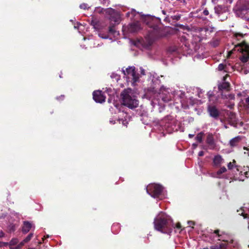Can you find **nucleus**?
Instances as JSON below:
<instances>
[{"mask_svg":"<svg viewBox=\"0 0 249 249\" xmlns=\"http://www.w3.org/2000/svg\"><path fill=\"white\" fill-rule=\"evenodd\" d=\"M235 162V160H233L232 162H229L228 164V167L229 169H231L232 168L233 166L235 165V164H234Z\"/></svg>","mask_w":249,"mask_h":249,"instance_id":"obj_35","label":"nucleus"},{"mask_svg":"<svg viewBox=\"0 0 249 249\" xmlns=\"http://www.w3.org/2000/svg\"><path fill=\"white\" fill-rule=\"evenodd\" d=\"M249 167H246V169H244V172H243L244 174L246 176V177L247 178V175H248V171H247V170L249 169H248Z\"/></svg>","mask_w":249,"mask_h":249,"instance_id":"obj_39","label":"nucleus"},{"mask_svg":"<svg viewBox=\"0 0 249 249\" xmlns=\"http://www.w3.org/2000/svg\"><path fill=\"white\" fill-rule=\"evenodd\" d=\"M33 227V225L31 223L28 221L24 222L23 225L22 227L23 232L26 233H27Z\"/></svg>","mask_w":249,"mask_h":249,"instance_id":"obj_18","label":"nucleus"},{"mask_svg":"<svg viewBox=\"0 0 249 249\" xmlns=\"http://www.w3.org/2000/svg\"><path fill=\"white\" fill-rule=\"evenodd\" d=\"M87 4L86 3H82L80 5V8L81 9H86L87 8Z\"/></svg>","mask_w":249,"mask_h":249,"instance_id":"obj_37","label":"nucleus"},{"mask_svg":"<svg viewBox=\"0 0 249 249\" xmlns=\"http://www.w3.org/2000/svg\"><path fill=\"white\" fill-rule=\"evenodd\" d=\"M151 105L154 107L156 105L161 106V103H160L157 100H154L151 101Z\"/></svg>","mask_w":249,"mask_h":249,"instance_id":"obj_32","label":"nucleus"},{"mask_svg":"<svg viewBox=\"0 0 249 249\" xmlns=\"http://www.w3.org/2000/svg\"><path fill=\"white\" fill-rule=\"evenodd\" d=\"M119 121L120 122V123H122L124 126H127L128 124V122L126 120H123V119H119Z\"/></svg>","mask_w":249,"mask_h":249,"instance_id":"obj_36","label":"nucleus"},{"mask_svg":"<svg viewBox=\"0 0 249 249\" xmlns=\"http://www.w3.org/2000/svg\"><path fill=\"white\" fill-rule=\"evenodd\" d=\"M240 12L242 18L249 21V2L247 3L241 8Z\"/></svg>","mask_w":249,"mask_h":249,"instance_id":"obj_13","label":"nucleus"},{"mask_svg":"<svg viewBox=\"0 0 249 249\" xmlns=\"http://www.w3.org/2000/svg\"><path fill=\"white\" fill-rule=\"evenodd\" d=\"M122 72L126 78L129 80L131 79L132 84L135 85V83L139 81V77L138 74L135 71V68L133 66L129 67L125 70L122 69Z\"/></svg>","mask_w":249,"mask_h":249,"instance_id":"obj_9","label":"nucleus"},{"mask_svg":"<svg viewBox=\"0 0 249 249\" xmlns=\"http://www.w3.org/2000/svg\"><path fill=\"white\" fill-rule=\"evenodd\" d=\"M245 102H246V104L247 105V106L248 107H249V97H247L246 99H245Z\"/></svg>","mask_w":249,"mask_h":249,"instance_id":"obj_45","label":"nucleus"},{"mask_svg":"<svg viewBox=\"0 0 249 249\" xmlns=\"http://www.w3.org/2000/svg\"><path fill=\"white\" fill-rule=\"evenodd\" d=\"M8 245V243L0 242V247H3V246H6Z\"/></svg>","mask_w":249,"mask_h":249,"instance_id":"obj_38","label":"nucleus"},{"mask_svg":"<svg viewBox=\"0 0 249 249\" xmlns=\"http://www.w3.org/2000/svg\"><path fill=\"white\" fill-rule=\"evenodd\" d=\"M83 27V26L82 25V24H81V23H79V22H77L76 24L74 25V28L75 29H79V30H82V27Z\"/></svg>","mask_w":249,"mask_h":249,"instance_id":"obj_34","label":"nucleus"},{"mask_svg":"<svg viewBox=\"0 0 249 249\" xmlns=\"http://www.w3.org/2000/svg\"><path fill=\"white\" fill-rule=\"evenodd\" d=\"M156 28H157V26H155V27H154V29H155Z\"/></svg>","mask_w":249,"mask_h":249,"instance_id":"obj_63","label":"nucleus"},{"mask_svg":"<svg viewBox=\"0 0 249 249\" xmlns=\"http://www.w3.org/2000/svg\"><path fill=\"white\" fill-rule=\"evenodd\" d=\"M214 11L216 14L220 15L226 11V7L222 5H218L214 7Z\"/></svg>","mask_w":249,"mask_h":249,"instance_id":"obj_21","label":"nucleus"},{"mask_svg":"<svg viewBox=\"0 0 249 249\" xmlns=\"http://www.w3.org/2000/svg\"><path fill=\"white\" fill-rule=\"evenodd\" d=\"M154 229L161 233L169 234L174 227L171 217L163 212H160L154 220Z\"/></svg>","mask_w":249,"mask_h":249,"instance_id":"obj_1","label":"nucleus"},{"mask_svg":"<svg viewBox=\"0 0 249 249\" xmlns=\"http://www.w3.org/2000/svg\"><path fill=\"white\" fill-rule=\"evenodd\" d=\"M222 160L221 156L217 155L214 157L213 159V163L215 165L220 164Z\"/></svg>","mask_w":249,"mask_h":249,"instance_id":"obj_25","label":"nucleus"},{"mask_svg":"<svg viewBox=\"0 0 249 249\" xmlns=\"http://www.w3.org/2000/svg\"><path fill=\"white\" fill-rule=\"evenodd\" d=\"M183 45H184L183 44H182V46H183ZM176 47L177 48H178L177 47ZM181 47H182V46H181ZM180 48L182 49V48Z\"/></svg>","mask_w":249,"mask_h":249,"instance_id":"obj_62","label":"nucleus"},{"mask_svg":"<svg viewBox=\"0 0 249 249\" xmlns=\"http://www.w3.org/2000/svg\"><path fill=\"white\" fill-rule=\"evenodd\" d=\"M245 35V34L244 35L239 33H234L232 36L233 40L241 41V42L235 44L234 48L228 52L229 56L235 51L241 53L242 56L241 57V60L243 62H249V46L242 40Z\"/></svg>","mask_w":249,"mask_h":249,"instance_id":"obj_3","label":"nucleus"},{"mask_svg":"<svg viewBox=\"0 0 249 249\" xmlns=\"http://www.w3.org/2000/svg\"><path fill=\"white\" fill-rule=\"evenodd\" d=\"M204 155V152L202 151H200L198 153V156L200 157L203 156Z\"/></svg>","mask_w":249,"mask_h":249,"instance_id":"obj_47","label":"nucleus"},{"mask_svg":"<svg viewBox=\"0 0 249 249\" xmlns=\"http://www.w3.org/2000/svg\"><path fill=\"white\" fill-rule=\"evenodd\" d=\"M142 29L140 22L137 21L131 23L128 25L127 30L130 33H136Z\"/></svg>","mask_w":249,"mask_h":249,"instance_id":"obj_14","label":"nucleus"},{"mask_svg":"<svg viewBox=\"0 0 249 249\" xmlns=\"http://www.w3.org/2000/svg\"><path fill=\"white\" fill-rule=\"evenodd\" d=\"M241 139H242V137H241V136H237V137H236L232 139L230 142V145L232 147L235 146L237 145V144H238L239 142L241 140Z\"/></svg>","mask_w":249,"mask_h":249,"instance_id":"obj_22","label":"nucleus"},{"mask_svg":"<svg viewBox=\"0 0 249 249\" xmlns=\"http://www.w3.org/2000/svg\"><path fill=\"white\" fill-rule=\"evenodd\" d=\"M4 235V233L2 231H0V237H3Z\"/></svg>","mask_w":249,"mask_h":249,"instance_id":"obj_49","label":"nucleus"},{"mask_svg":"<svg viewBox=\"0 0 249 249\" xmlns=\"http://www.w3.org/2000/svg\"><path fill=\"white\" fill-rule=\"evenodd\" d=\"M110 77L116 81H118L120 79V75L114 72L111 73Z\"/></svg>","mask_w":249,"mask_h":249,"instance_id":"obj_30","label":"nucleus"},{"mask_svg":"<svg viewBox=\"0 0 249 249\" xmlns=\"http://www.w3.org/2000/svg\"><path fill=\"white\" fill-rule=\"evenodd\" d=\"M179 128V123L171 116H167L160 122L155 123L154 129L165 135L164 131L171 133Z\"/></svg>","mask_w":249,"mask_h":249,"instance_id":"obj_2","label":"nucleus"},{"mask_svg":"<svg viewBox=\"0 0 249 249\" xmlns=\"http://www.w3.org/2000/svg\"><path fill=\"white\" fill-rule=\"evenodd\" d=\"M206 142L209 145V146L210 149H213L214 148L215 146V143L213 137V135L211 134H209L206 139Z\"/></svg>","mask_w":249,"mask_h":249,"instance_id":"obj_16","label":"nucleus"},{"mask_svg":"<svg viewBox=\"0 0 249 249\" xmlns=\"http://www.w3.org/2000/svg\"><path fill=\"white\" fill-rule=\"evenodd\" d=\"M138 14H139L138 12H136L135 10L132 9L131 11L126 13V16L132 19L137 15ZM140 15L142 18V19L145 22L146 24L148 25L149 26H152V21L154 19L153 17L150 15L144 16L142 15L141 13L140 14Z\"/></svg>","mask_w":249,"mask_h":249,"instance_id":"obj_10","label":"nucleus"},{"mask_svg":"<svg viewBox=\"0 0 249 249\" xmlns=\"http://www.w3.org/2000/svg\"><path fill=\"white\" fill-rule=\"evenodd\" d=\"M175 92V90L162 86L160 88L159 95L161 100L166 103L172 100Z\"/></svg>","mask_w":249,"mask_h":249,"instance_id":"obj_8","label":"nucleus"},{"mask_svg":"<svg viewBox=\"0 0 249 249\" xmlns=\"http://www.w3.org/2000/svg\"><path fill=\"white\" fill-rule=\"evenodd\" d=\"M180 40L182 42V44H184V48H182V49L181 48H177L176 47H174V48L172 50V51L177 52L178 53H182L185 51H187L189 48V42L185 36H182L181 37Z\"/></svg>","mask_w":249,"mask_h":249,"instance_id":"obj_12","label":"nucleus"},{"mask_svg":"<svg viewBox=\"0 0 249 249\" xmlns=\"http://www.w3.org/2000/svg\"><path fill=\"white\" fill-rule=\"evenodd\" d=\"M181 227V225L180 224V223H178L176 224V228H178V229H180Z\"/></svg>","mask_w":249,"mask_h":249,"instance_id":"obj_51","label":"nucleus"},{"mask_svg":"<svg viewBox=\"0 0 249 249\" xmlns=\"http://www.w3.org/2000/svg\"><path fill=\"white\" fill-rule=\"evenodd\" d=\"M151 80H152V81L153 84H154L155 85V86L154 87V88H156V85L157 84L160 85V81L159 79V77H157V74L153 75V78L151 79Z\"/></svg>","mask_w":249,"mask_h":249,"instance_id":"obj_24","label":"nucleus"},{"mask_svg":"<svg viewBox=\"0 0 249 249\" xmlns=\"http://www.w3.org/2000/svg\"><path fill=\"white\" fill-rule=\"evenodd\" d=\"M109 122H110V123H111V124H115V121H113V120H110L109 121Z\"/></svg>","mask_w":249,"mask_h":249,"instance_id":"obj_52","label":"nucleus"},{"mask_svg":"<svg viewBox=\"0 0 249 249\" xmlns=\"http://www.w3.org/2000/svg\"><path fill=\"white\" fill-rule=\"evenodd\" d=\"M226 243H222L219 245H215L211 247V249H226Z\"/></svg>","mask_w":249,"mask_h":249,"instance_id":"obj_26","label":"nucleus"},{"mask_svg":"<svg viewBox=\"0 0 249 249\" xmlns=\"http://www.w3.org/2000/svg\"><path fill=\"white\" fill-rule=\"evenodd\" d=\"M213 45L214 46V47H216L218 45V41H214L213 42Z\"/></svg>","mask_w":249,"mask_h":249,"instance_id":"obj_44","label":"nucleus"},{"mask_svg":"<svg viewBox=\"0 0 249 249\" xmlns=\"http://www.w3.org/2000/svg\"><path fill=\"white\" fill-rule=\"evenodd\" d=\"M193 145H194V146H195V147L197 146V144H194Z\"/></svg>","mask_w":249,"mask_h":249,"instance_id":"obj_60","label":"nucleus"},{"mask_svg":"<svg viewBox=\"0 0 249 249\" xmlns=\"http://www.w3.org/2000/svg\"><path fill=\"white\" fill-rule=\"evenodd\" d=\"M202 30V28H200L199 31H201Z\"/></svg>","mask_w":249,"mask_h":249,"instance_id":"obj_64","label":"nucleus"},{"mask_svg":"<svg viewBox=\"0 0 249 249\" xmlns=\"http://www.w3.org/2000/svg\"><path fill=\"white\" fill-rule=\"evenodd\" d=\"M18 242V239L17 238H14L12 239L9 243H8V245L9 246V247L10 249H15V248H17L18 247V245L16 246H15L16 245H17Z\"/></svg>","mask_w":249,"mask_h":249,"instance_id":"obj_23","label":"nucleus"},{"mask_svg":"<svg viewBox=\"0 0 249 249\" xmlns=\"http://www.w3.org/2000/svg\"><path fill=\"white\" fill-rule=\"evenodd\" d=\"M188 223H189V224H190V225H194V222H193V221H189Z\"/></svg>","mask_w":249,"mask_h":249,"instance_id":"obj_54","label":"nucleus"},{"mask_svg":"<svg viewBox=\"0 0 249 249\" xmlns=\"http://www.w3.org/2000/svg\"><path fill=\"white\" fill-rule=\"evenodd\" d=\"M64 95H61L60 97H56V99L57 100H59V99L60 98L61 99L63 100L64 99Z\"/></svg>","mask_w":249,"mask_h":249,"instance_id":"obj_50","label":"nucleus"},{"mask_svg":"<svg viewBox=\"0 0 249 249\" xmlns=\"http://www.w3.org/2000/svg\"><path fill=\"white\" fill-rule=\"evenodd\" d=\"M244 149L245 150H247V152H246V151H245V152H244V153H245V154H247V155H248V156H249V149L246 148V147H244Z\"/></svg>","mask_w":249,"mask_h":249,"instance_id":"obj_43","label":"nucleus"},{"mask_svg":"<svg viewBox=\"0 0 249 249\" xmlns=\"http://www.w3.org/2000/svg\"><path fill=\"white\" fill-rule=\"evenodd\" d=\"M202 93V91H201V90H200V91L198 92V96H199V97H200V93Z\"/></svg>","mask_w":249,"mask_h":249,"instance_id":"obj_57","label":"nucleus"},{"mask_svg":"<svg viewBox=\"0 0 249 249\" xmlns=\"http://www.w3.org/2000/svg\"><path fill=\"white\" fill-rule=\"evenodd\" d=\"M227 171L225 167H222L216 172V177H220V175Z\"/></svg>","mask_w":249,"mask_h":249,"instance_id":"obj_27","label":"nucleus"},{"mask_svg":"<svg viewBox=\"0 0 249 249\" xmlns=\"http://www.w3.org/2000/svg\"><path fill=\"white\" fill-rule=\"evenodd\" d=\"M147 193L152 197L162 199L164 197L163 187L160 184L152 183L146 187Z\"/></svg>","mask_w":249,"mask_h":249,"instance_id":"obj_6","label":"nucleus"},{"mask_svg":"<svg viewBox=\"0 0 249 249\" xmlns=\"http://www.w3.org/2000/svg\"><path fill=\"white\" fill-rule=\"evenodd\" d=\"M214 232L215 234H217L218 236L220 238L219 239V240H223V241H225V242H228V240H225V239L223 238L221 234H218V232H219V231L218 230H215Z\"/></svg>","mask_w":249,"mask_h":249,"instance_id":"obj_33","label":"nucleus"},{"mask_svg":"<svg viewBox=\"0 0 249 249\" xmlns=\"http://www.w3.org/2000/svg\"><path fill=\"white\" fill-rule=\"evenodd\" d=\"M226 76L223 77V82L218 85V89L220 90L225 89L229 90V88L230 87L229 83L226 82Z\"/></svg>","mask_w":249,"mask_h":249,"instance_id":"obj_17","label":"nucleus"},{"mask_svg":"<svg viewBox=\"0 0 249 249\" xmlns=\"http://www.w3.org/2000/svg\"><path fill=\"white\" fill-rule=\"evenodd\" d=\"M33 233H30L25 239H24L22 242H21L20 243H19L18 245V247L17 248H15V249H20L25 243L28 242L29 241L31 238L33 237Z\"/></svg>","mask_w":249,"mask_h":249,"instance_id":"obj_19","label":"nucleus"},{"mask_svg":"<svg viewBox=\"0 0 249 249\" xmlns=\"http://www.w3.org/2000/svg\"><path fill=\"white\" fill-rule=\"evenodd\" d=\"M207 96L209 98V103L208 105V111L210 115L214 118H217L219 115V112L216 107L213 104L217 102V98L214 95L213 91H209L207 93Z\"/></svg>","mask_w":249,"mask_h":249,"instance_id":"obj_7","label":"nucleus"},{"mask_svg":"<svg viewBox=\"0 0 249 249\" xmlns=\"http://www.w3.org/2000/svg\"><path fill=\"white\" fill-rule=\"evenodd\" d=\"M228 120L231 125H234L236 121L235 114L232 112H230L228 114Z\"/></svg>","mask_w":249,"mask_h":249,"instance_id":"obj_20","label":"nucleus"},{"mask_svg":"<svg viewBox=\"0 0 249 249\" xmlns=\"http://www.w3.org/2000/svg\"><path fill=\"white\" fill-rule=\"evenodd\" d=\"M99 45V44L96 45V43H93V46L94 47H97Z\"/></svg>","mask_w":249,"mask_h":249,"instance_id":"obj_55","label":"nucleus"},{"mask_svg":"<svg viewBox=\"0 0 249 249\" xmlns=\"http://www.w3.org/2000/svg\"><path fill=\"white\" fill-rule=\"evenodd\" d=\"M203 13L205 16H207L209 15V11L207 9L204 10Z\"/></svg>","mask_w":249,"mask_h":249,"instance_id":"obj_41","label":"nucleus"},{"mask_svg":"<svg viewBox=\"0 0 249 249\" xmlns=\"http://www.w3.org/2000/svg\"><path fill=\"white\" fill-rule=\"evenodd\" d=\"M90 24L95 30L98 31L102 29L106 26V25L101 22L95 20H92Z\"/></svg>","mask_w":249,"mask_h":249,"instance_id":"obj_15","label":"nucleus"},{"mask_svg":"<svg viewBox=\"0 0 249 249\" xmlns=\"http://www.w3.org/2000/svg\"><path fill=\"white\" fill-rule=\"evenodd\" d=\"M218 69L219 71L224 70L225 71H227L228 70L227 66L223 64H220L218 66Z\"/></svg>","mask_w":249,"mask_h":249,"instance_id":"obj_28","label":"nucleus"},{"mask_svg":"<svg viewBox=\"0 0 249 249\" xmlns=\"http://www.w3.org/2000/svg\"><path fill=\"white\" fill-rule=\"evenodd\" d=\"M106 13L109 16V20L111 22L108 28V31L107 34L99 33L98 36L100 37L103 39H111L110 36H115L117 33L114 27L116 24H118L120 23V15L118 12L111 8L106 9Z\"/></svg>","mask_w":249,"mask_h":249,"instance_id":"obj_4","label":"nucleus"},{"mask_svg":"<svg viewBox=\"0 0 249 249\" xmlns=\"http://www.w3.org/2000/svg\"><path fill=\"white\" fill-rule=\"evenodd\" d=\"M239 174H241V175H243V172L242 171H240Z\"/></svg>","mask_w":249,"mask_h":249,"instance_id":"obj_59","label":"nucleus"},{"mask_svg":"<svg viewBox=\"0 0 249 249\" xmlns=\"http://www.w3.org/2000/svg\"><path fill=\"white\" fill-rule=\"evenodd\" d=\"M194 135L193 134H189V138H193V137H194Z\"/></svg>","mask_w":249,"mask_h":249,"instance_id":"obj_53","label":"nucleus"},{"mask_svg":"<svg viewBox=\"0 0 249 249\" xmlns=\"http://www.w3.org/2000/svg\"><path fill=\"white\" fill-rule=\"evenodd\" d=\"M162 13H163V14H165V12H164V11H162Z\"/></svg>","mask_w":249,"mask_h":249,"instance_id":"obj_61","label":"nucleus"},{"mask_svg":"<svg viewBox=\"0 0 249 249\" xmlns=\"http://www.w3.org/2000/svg\"><path fill=\"white\" fill-rule=\"evenodd\" d=\"M111 90V89H108L107 90V91L109 93Z\"/></svg>","mask_w":249,"mask_h":249,"instance_id":"obj_56","label":"nucleus"},{"mask_svg":"<svg viewBox=\"0 0 249 249\" xmlns=\"http://www.w3.org/2000/svg\"><path fill=\"white\" fill-rule=\"evenodd\" d=\"M100 3L103 5L107 6L110 3V0H99Z\"/></svg>","mask_w":249,"mask_h":249,"instance_id":"obj_31","label":"nucleus"},{"mask_svg":"<svg viewBox=\"0 0 249 249\" xmlns=\"http://www.w3.org/2000/svg\"><path fill=\"white\" fill-rule=\"evenodd\" d=\"M151 42H149L148 44L144 45V47L147 48L151 45Z\"/></svg>","mask_w":249,"mask_h":249,"instance_id":"obj_48","label":"nucleus"},{"mask_svg":"<svg viewBox=\"0 0 249 249\" xmlns=\"http://www.w3.org/2000/svg\"><path fill=\"white\" fill-rule=\"evenodd\" d=\"M203 133L201 132L199 133L197 135V136L196 137V140L199 142H201L202 140V137H203Z\"/></svg>","mask_w":249,"mask_h":249,"instance_id":"obj_29","label":"nucleus"},{"mask_svg":"<svg viewBox=\"0 0 249 249\" xmlns=\"http://www.w3.org/2000/svg\"><path fill=\"white\" fill-rule=\"evenodd\" d=\"M140 70L141 74L145 75V70L142 68H141Z\"/></svg>","mask_w":249,"mask_h":249,"instance_id":"obj_42","label":"nucleus"},{"mask_svg":"<svg viewBox=\"0 0 249 249\" xmlns=\"http://www.w3.org/2000/svg\"><path fill=\"white\" fill-rule=\"evenodd\" d=\"M123 104L128 107L133 109L137 107L139 105L135 93L130 89H124L121 94Z\"/></svg>","mask_w":249,"mask_h":249,"instance_id":"obj_5","label":"nucleus"},{"mask_svg":"<svg viewBox=\"0 0 249 249\" xmlns=\"http://www.w3.org/2000/svg\"><path fill=\"white\" fill-rule=\"evenodd\" d=\"M235 166L236 167V170H237V171H239V169L238 168V166H236V165H235Z\"/></svg>","mask_w":249,"mask_h":249,"instance_id":"obj_58","label":"nucleus"},{"mask_svg":"<svg viewBox=\"0 0 249 249\" xmlns=\"http://www.w3.org/2000/svg\"><path fill=\"white\" fill-rule=\"evenodd\" d=\"M117 226V227H119V225L118 224H113V226H112V231L113 232H114V229L115 228V227Z\"/></svg>","mask_w":249,"mask_h":249,"instance_id":"obj_46","label":"nucleus"},{"mask_svg":"<svg viewBox=\"0 0 249 249\" xmlns=\"http://www.w3.org/2000/svg\"><path fill=\"white\" fill-rule=\"evenodd\" d=\"M178 1L180 3H181L182 5H184L186 4L185 0H178Z\"/></svg>","mask_w":249,"mask_h":249,"instance_id":"obj_40","label":"nucleus"},{"mask_svg":"<svg viewBox=\"0 0 249 249\" xmlns=\"http://www.w3.org/2000/svg\"><path fill=\"white\" fill-rule=\"evenodd\" d=\"M93 99L97 103H102L105 101L106 96L102 91L97 90L93 92Z\"/></svg>","mask_w":249,"mask_h":249,"instance_id":"obj_11","label":"nucleus"}]
</instances>
